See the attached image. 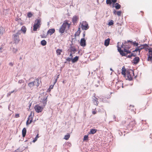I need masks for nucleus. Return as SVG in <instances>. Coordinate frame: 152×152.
I'll return each mask as SVG.
<instances>
[{
	"label": "nucleus",
	"instance_id": "obj_11",
	"mask_svg": "<svg viewBox=\"0 0 152 152\" xmlns=\"http://www.w3.org/2000/svg\"><path fill=\"white\" fill-rule=\"evenodd\" d=\"M140 61V58L138 57H135L132 60L133 61V63L135 64H138Z\"/></svg>",
	"mask_w": 152,
	"mask_h": 152
},
{
	"label": "nucleus",
	"instance_id": "obj_30",
	"mask_svg": "<svg viewBox=\"0 0 152 152\" xmlns=\"http://www.w3.org/2000/svg\"><path fill=\"white\" fill-rule=\"evenodd\" d=\"M47 42L44 39L42 40L41 42V44L42 46H45L46 45Z\"/></svg>",
	"mask_w": 152,
	"mask_h": 152
},
{
	"label": "nucleus",
	"instance_id": "obj_36",
	"mask_svg": "<svg viewBox=\"0 0 152 152\" xmlns=\"http://www.w3.org/2000/svg\"><path fill=\"white\" fill-rule=\"evenodd\" d=\"M138 47H139V55L140 54V52L141 50H142L144 49L145 48V47H143V46H142V47H140V46H138Z\"/></svg>",
	"mask_w": 152,
	"mask_h": 152
},
{
	"label": "nucleus",
	"instance_id": "obj_64",
	"mask_svg": "<svg viewBox=\"0 0 152 152\" xmlns=\"http://www.w3.org/2000/svg\"><path fill=\"white\" fill-rule=\"evenodd\" d=\"M59 75H58L56 77V78H55V79H57V80L59 78Z\"/></svg>",
	"mask_w": 152,
	"mask_h": 152
},
{
	"label": "nucleus",
	"instance_id": "obj_61",
	"mask_svg": "<svg viewBox=\"0 0 152 152\" xmlns=\"http://www.w3.org/2000/svg\"><path fill=\"white\" fill-rule=\"evenodd\" d=\"M116 11L114 10H113V13L114 14L116 15Z\"/></svg>",
	"mask_w": 152,
	"mask_h": 152
},
{
	"label": "nucleus",
	"instance_id": "obj_27",
	"mask_svg": "<svg viewBox=\"0 0 152 152\" xmlns=\"http://www.w3.org/2000/svg\"><path fill=\"white\" fill-rule=\"evenodd\" d=\"M67 24H68V23L67 22V21L65 20L64 21V23H63L61 26L62 27H63L65 29L66 26L67 25Z\"/></svg>",
	"mask_w": 152,
	"mask_h": 152
},
{
	"label": "nucleus",
	"instance_id": "obj_31",
	"mask_svg": "<svg viewBox=\"0 0 152 152\" xmlns=\"http://www.w3.org/2000/svg\"><path fill=\"white\" fill-rule=\"evenodd\" d=\"M131 43L134 46H137V47L138 46V42H137L135 41L133 42L132 41V42H131Z\"/></svg>",
	"mask_w": 152,
	"mask_h": 152
},
{
	"label": "nucleus",
	"instance_id": "obj_46",
	"mask_svg": "<svg viewBox=\"0 0 152 152\" xmlns=\"http://www.w3.org/2000/svg\"><path fill=\"white\" fill-rule=\"evenodd\" d=\"M100 81L99 80H98L97 81L98 84H95V86L96 87H98L100 85Z\"/></svg>",
	"mask_w": 152,
	"mask_h": 152
},
{
	"label": "nucleus",
	"instance_id": "obj_42",
	"mask_svg": "<svg viewBox=\"0 0 152 152\" xmlns=\"http://www.w3.org/2000/svg\"><path fill=\"white\" fill-rule=\"evenodd\" d=\"M38 137H39V136L38 134L37 135L34 139L33 140V142H35L37 140Z\"/></svg>",
	"mask_w": 152,
	"mask_h": 152
},
{
	"label": "nucleus",
	"instance_id": "obj_26",
	"mask_svg": "<svg viewBox=\"0 0 152 152\" xmlns=\"http://www.w3.org/2000/svg\"><path fill=\"white\" fill-rule=\"evenodd\" d=\"M41 19L40 18L36 19L35 20V23H34L37 25H41L40 24Z\"/></svg>",
	"mask_w": 152,
	"mask_h": 152
},
{
	"label": "nucleus",
	"instance_id": "obj_58",
	"mask_svg": "<svg viewBox=\"0 0 152 152\" xmlns=\"http://www.w3.org/2000/svg\"><path fill=\"white\" fill-rule=\"evenodd\" d=\"M85 31H84L83 33V38H84L85 37Z\"/></svg>",
	"mask_w": 152,
	"mask_h": 152
},
{
	"label": "nucleus",
	"instance_id": "obj_10",
	"mask_svg": "<svg viewBox=\"0 0 152 152\" xmlns=\"http://www.w3.org/2000/svg\"><path fill=\"white\" fill-rule=\"evenodd\" d=\"M126 73H127V78H126V80H128L129 81H131L132 80L133 78L131 75L130 74V72L129 71H126Z\"/></svg>",
	"mask_w": 152,
	"mask_h": 152
},
{
	"label": "nucleus",
	"instance_id": "obj_24",
	"mask_svg": "<svg viewBox=\"0 0 152 152\" xmlns=\"http://www.w3.org/2000/svg\"><path fill=\"white\" fill-rule=\"evenodd\" d=\"M114 7L117 10H118L121 8V6L118 3H115L114 4Z\"/></svg>",
	"mask_w": 152,
	"mask_h": 152
},
{
	"label": "nucleus",
	"instance_id": "obj_44",
	"mask_svg": "<svg viewBox=\"0 0 152 152\" xmlns=\"http://www.w3.org/2000/svg\"><path fill=\"white\" fill-rule=\"evenodd\" d=\"M148 60L149 61H152V56H150L149 55L148 56Z\"/></svg>",
	"mask_w": 152,
	"mask_h": 152
},
{
	"label": "nucleus",
	"instance_id": "obj_15",
	"mask_svg": "<svg viewBox=\"0 0 152 152\" xmlns=\"http://www.w3.org/2000/svg\"><path fill=\"white\" fill-rule=\"evenodd\" d=\"M79 59V56H76L74 58H72V63H74L77 61Z\"/></svg>",
	"mask_w": 152,
	"mask_h": 152
},
{
	"label": "nucleus",
	"instance_id": "obj_47",
	"mask_svg": "<svg viewBox=\"0 0 152 152\" xmlns=\"http://www.w3.org/2000/svg\"><path fill=\"white\" fill-rule=\"evenodd\" d=\"M24 81L23 80H19L18 81V83L19 84H21L22 83H24Z\"/></svg>",
	"mask_w": 152,
	"mask_h": 152
},
{
	"label": "nucleus",
	"instance_id": "obj_19",
	"mask_svg": "<svg viewBox=\"0 0 152 152\" xmlns=\"http://www.w3.org/2000/svg\"><path fill=\"white\" fill-rule=\"evenodd\" d=\"M65 30V29L61 26L59 29V32L61 34H63L64 33Z\"/></svg>",
	"mask_w": 152,
	"mask_h": 152
},
{
	"label": "nucleus",
	"instance_id": "obj_21",
	"mask_svg": "<svg viewBox=\"0 0 152 152\" xmlns=\"http://www.w3.org/2000/svg\"><path fill=\"white\" fill-rule=\"evenodd\" d=\"M97 130L95 129H90V131L88 132L89 134H94L96 133Z\"/></svg>",
	"mask_w": 152,
	"mask_h": 152
},
{
	"label": "nucleus",
	"instance_id": "obj_62",
	"mask_svg": "<svg viewBox=\"0 0 152 152\" xmlns=\"http://www.w3.org/2000/svg\"><path fill=\"white\" fill-rule=\"evenodd\" d=\"M92 113L93 114H95L96 113V112L95 111H93Z\"/></svg>",
	"mask_w": 152,
	"mask_h": 152
},
{
	"label": "nucleus",
	"instance_id": "obj_37",
	"mask_svg": "<svg viewBox=\"0 0 152 152\" xmlns=\"http://www.w3.org/2000/svg\"><path fill=\"white\" fill-rule=\"evenodd\" d=\"M32 113L31 112L30 115L28 116V119L30 120V119H32V121L33 120V117L32 115Z\"/></svg>",
	"mask_w": 152,
	"mask_h": 152
},
{
	"label": "nucleus",
	"instance_id": "obj_16",
	"mask_svg": "<svg viewBox=\"0 0 152 152\" xmlns=\"http://www.w3.org/2000/svg\"><path fill=\"white\" fill-rule=\"evenodd\" d=\"M47 96L43 98V99L42 100V102L43 103L42 106H45L46 105L47 103Z\"/></svg>",
	"mask_w": 152,
	"mask_h": 152
},
{
	"label": "nucleus",
	"instance_id": "obj_55",
	"mask_svg": "<svg viewBox=\"0 0 152 152\" xmlns=\"http://www.w3.org/2000/svg\"><path fill=\"white\" fill-rule=\"evenodd\" d=\"M136 48V49L134 50V51H135L136 52L138 51L139 52V47H138V46Z\"/></svg>",
	"mask_w": 152,
	"mask_h": 152
},
{
	"label": "nucleus",
	"instance_id": "obj_8",
	"mask_svg": "<svg viewBox=\"0 0 152 152\" xmlns=\"http://www.w3.org/2000/svg\"><path fill=\"white\" fill-rule=\"evenodd\" d=\"M70 47L68 50L70 52H73L74 53L77 51V49L74 46H72V44H70Z\"/></svg>",
	"mask_w": 152,
	"mask_h": 152
},
{
	"label": "nucleus",
	"instance_id": "obj_52",
	"mask_svg": "<svg viewBox=\"0 0 152 152\" xmlns=\"http://www.w3.org/2000/svg\"><path fill=\"white\" fill-rule=\"evenodd\" d=\"M14 63L11 62L9 63V66H12L14 65Z\"/></svg>",
	"mask_w": 152,
	"mask_h": 152
},
{
	"label": "nucleus",
	"instance_id": "obj_20",
	"mask_svg": "<svg viewBox=\"0 0 152 152\" xmlns=\"http://www.w3.org/2000/svg\"><path fill=\"white\" fill-rule=\"evenodd\" d=\"M26 130L25 128H24L22 130V134L23 137H24L26 136Z\"/></svg>",
	"mask_w": 152,
	"mask_h": 152
},
{
	"label": "nucleus",
	"instance_id": "obj_5",
	"mask_svg": "<svg viewBox=\"0 0 152 152\" xmlns=\"http://www.w3.org/2000/svg\"><path fill=\"white\" fill-rule=\"evenodd\" d=\"M132 42V41L130 40H127L126 42L124 41V46H125V48H128V49H130L132 46V44H129V43L130 42L131 43V42Z\"/></svg>",
	"mask_w": 152,
	"mask_h": 152
},
{
	"label": "nucleus",
	"instance_id": "obj_39",
	"mask_svg": "<svg viewBox=\"0 0 152 152\" xmlns=\"http://www.w3.org/2000/svg\"><path fill=\"white\" fill-rule=\"evenodd\" d=\"M32 15L33 14L31 12H29L27 14V16L29 18H31L32 16Z\"/></svg>",
	"mask_w": 152,
	"mask_h": 152
},
{
	"label": "nucleus",
	"instance_id": "obj_33",
	"mask_svg": "<svg viewBox=\"0 0 152 152\" xmlns=\"http://www.w3.org/2000/svg\"><path fill=\"white\" fill-rule=\"evenodd\" d=\"M4 30L2 27H0V35H2Z\"/></svg>",
	"mask_w": 152,
	"mask_h": 152
},
{
	"label": "nucleus",
	"instance_id": "obj_14",
	"mask_svg": "<svg viewBox=\"0 0 152 152\" xmlns=\"http://www.w3.org/2000/svg\"><path fill=\"white\" fill-rule=\"evenodd\" d=\"M41 25H37L35 23L34 24L33 26V30L34 31H37V29L40 28Z\"/></svg>",
	"mask_w": 152,
	"mask_h": 152
},
{
	"label": "nucleus",
	"instance_id": "obj_60",
	"mask_svg": "<svg viewBox=\"0 0 152 152\" xmlns=\"http://www.w3.org/2000/svg\"><path fill=\"white\" fill-rule=\"evenodd\" d=\"M126 56L128 58H131L132 57L130 55H128V56L127 55V56Z\"/></svg>",
	"mask_w": 152,
	"mask_h": 152
},
{
	"label": "nucleus",
	"instance_id": "obj_9",
	"mask_svg": "<svg viewBox=\"0 0 152 152\" xmlns=\"http://www.w3.org/2000/svg\"><path fill=\"white\" fill-rule=\"evenodd\" d=\"M80 44V45L83 47H85L86 46V41L84 38H82L81 39Z\"/></svg>",
	"mask_w": 152,
	"mask_h": 152
},
{
	"label": "nucleus",
	"instance_id": "obj_48",
	"mask_svg": "<svg viewBox=\"0 0 152 152\" xmlns=\"http://www.w3.org/2000/svg\"><path fill=\"white\" fill-rule=\"evenodd\" d=\"M75 39H76V38H75H75H72V40L71 41V44H72V46H73V45L74 44V43H73L74 41H75Z\"/></svg>",
	"mask_w": 152,
	"mask_h": 152
},
{
	"label": "nucleus",
	"instance_id": "obj_1",
	"mask_svg": "<svg viewBox=\"0 0 152 152\" xmlns=\"http://www.w3.org/2000/svg\"><path fill=\"white\" fill-rule=\"evenodd\" d=\"M20 34V31H18L17 32L12 34V39L14 43L17 44L19 42L20 40L19 36Z\"/></svg>",
	"mask_w": 152,
	"mask_h": 152
},
{
	"label": "nucleus",
	"instance_id": "obj_6",
	"mask_svg": "<svg viewBox=\"0 0 152 152\" xmlns=\"http://www.w3.org/2000/svg\"><path fill=\"white\" fill-rule=\"evenodd\" d=\"M36 111L38 113L41 112L42 111L43 107L39 105H36L34 107Z\"/></svg>",
	"mask_w": 152,
	"mask_h": 152
},
{
	"label": "nucleus",
	"instance_id": "obj_38",
	"mask_svg": "<svg viewBox=\"0 0 152 152\" xmlns=\"http://www.w3.org/2000/svg\"><path fill=\"white\" fill-rule=\"evenodd\" d=\"M29 120L28 119L26 122V125L28 126L29 124H30L32 122V119L30 120V121H29Z\"/></svg>",
	"mask_w": 152,
	"mask_h": 152
},
{
	"label": "nucleus",
	"instance_id": "obj_51",
	"mask_svg": "<svg viewBox=\"0 0 152 152\" xmlns=\"http://www.w3.org/2000/svg\"><path fill=\"white\" fill-rule=\"evenodd\" d=\"M72 58H68L66 59V61L69 62L71 61H72Z\"/></svg>",
	"mask_w": 152,
	"mask_h": 152
},
{
	"label": "nucleus",
	"instance_id": "obj_41",
	"mask_svg": "<svg viewBox=\"0 0 152 152\" xmlns=\"http://www.w3.org/2000/svg\"><path fill=\"white\" fill-rule=\"evenodd\" d=\"M113 23L114 22L113 20H111L109 22L108 25L109 26H110L113 25Z\"/></svg>",
	"mask_w": 152,
	"mask_h": 152
},
{
	"label": "nucleus",
	"instance_id": "obj_59",
	"mask_svg": "<svg viewBox=\"0 0 152 152\" xmlns=\"http://www.w3.org/2000/svg\"><path fill=\"white\" fill-rule=\"evenodd\" d=\"M57 79H55V80L54 82L53 85H54L57 82Z\"/></svg>",
	"mask_w": 152,
	"mask_h": 152
},
{
	"label": "nucleus",
	"instance_id": "obj_7",
	"mask_svg": "<svg viewBox=\"0 0 152 152\" xmlns=\"http://www.w3.org/2000/svg\"><path fill=\"white\" fill-rule=\"evenodd\" d=\"M117 0H106V3L107 4L111 5L112 3L113 5L112 7H114L115 4Z\"/></svg>",
	"mask_w": 152,
	"mask_h": 152
},
{
	"label": "nucleus",
	"instance_id": "obj_53",
	"mask_svg": "<svg viewBox=\"0 0 152 152\" xmlns=\"http://www.w3.org/2000/svg\"><path fill=\"white\" fill-rule=\"evenodd\" d=\"M19 117H20V115H19V114H18V113L16 114L15 115V118H18Z\"/></svg>",
	"mask_w": 152,
	"mask_h": 152
},
{
	"label": "nucleus",
	"instance_id": "obj_23",
	"mask_svg": "<svg viewBox=\"0 0 152 152\" xmlns=\"http://www.w3.org/2000/svg\"><path fill=\"white\" fill-rule=\"evenodd\" d=\"M126 69H125L124 66H123L122 69L121 74L123 75L124 76H126Z\"/></svg>",
	"mask_w": 152,
	"mask_h": 152
},
{
	"label": "nucleus",
	"instance_id": "obj_35",
	"mask_svg": "<svg viewBox=\"0 0 152 152\" xmlns=\"http://www.w3.org/2000/svg\"><path fill=\"white\" fill-rule=\"evenodd\" d=\"M88 139V135H85L83 137V140L84 141H86Z\"/></svg>",
	"mask_w": 152,
	"mask_h": 152
},
{
	"label": "nucleus",
	"instance_id": "obj_43",
	"mask_svg": "<svg viewBox=\"0 0 152 152\" xmlns=\"http://www.w3.org/2000/svg\"><path fill=\"white\" fill-rule=\"evenodd\" d=\"M26 84H23L22 85L21 88L23 89V90H25L26 89Z\"/></svg>",
	"mask_w": 152,
	"mask_h": 152
},
{
	"label": "nucleus",
	"instance_id": "obj_18",
	"mask_svg": "<svg viewBox=\"0 0 152 152\" xmlns=\"http://www.w3.org/2000/svg\"><path fill=\"white\" fill-rule=\"evenodd\" d=\"M77 19L78 18L77 16L75 15L72 18V22L74 24L77 23Z\"/></svg>",
	"mask_w": 152,
	"mask_h": 152
},
{
	"label": "nucleus",
	"instance_id": "obj_34",
	"mask_svg": "<svg viewBox=\"0 0 152 152\" xmlns=\"http://www.w3.org/2000/svg\"><path fill=\"white\" fill-rule=\"evenodd\" d=\"M70 134H68L67 135H66L65 136L64 138L66 140H68L69 138L70 137Z\"/></svg>",
	"mask_w": 152,
	"mask_h": 152
},
{
	"label": "nucleus",
	"instance_id": "obj_40",
	"mask_svg": "<svg viewBox=\"0 0 152 152\" xmlns=\"http://www.w3.org/2000/svg\"><path fill=\"white\" fill-rule=\"evenodd\" d=\"M15 91V90H13L12 91H10L7 94V97H9V96L12 93H13V92H14Z\"/></svg>",
	"mask_w": 152,
	"mask_h": 152
},
{
	"label": "nucleus",
	"instance_id": "obj_3",
	"mask_svg": "<svg viewBox=\"0 0 152 152\" xmlns=\"http://www.w3.org/2000/svg\"><path fill=\"white\" fill-rule=\"evenodd\" d=\"M36 86L37 87L38 86L39 84L38 80H34L33 81L28 83V86L30 89L32 90L33 89V87L36 85Z\"/></svg>",
	"mask_w": 152,
	"mask_h": 152
},
{
	"label": "nucleus",
	"instance_id": "obj_63",
	"mask_svg": "<svg viewBox=\"0 0 152 152\" xmlns=\"http://www.w3.org/2000/svg\"><path fill=\"white\" fill-rule=\"evenodd\" d=\"M144 49L146 51L149 49L148 48V47H145V48Z\"/></svg>",
	"mask_w": 152,
	"mask_h": 152
},
{
	"label": "nucleus",
	"instance_id": "obj_28",
	"mask_svg": "<svg viewBox=\"0 0 152 152\" xmlns=\"http://www.w3.org/2000/svg\"><path fill=\"white\" fill-rule=\"evenodd\" d=\"M62 51V49H58L56 50V53L58 56L61 55V53Z\"/></svg>",
	"mask_w": 152,
	"mask_h": 152
},
{
	"label": "nucleus",
	"instance_id": "obj_17",
	"mask_svg": "<svg viewBox=\"0 0 152 152\" xmlns=\"http://www.w3.org/2000/svg\"><path fill=\"white\" fill-rule=\"evenodd\" d=\"M110 39V38H108L104 41V45L106 46H107L109 44Z\"/></svg>",
	"mask_w": 152,
	"mask_h": 152
},
{
	"label": "nucleus",
	"instance_id": "obj_4",
	"mask_svg": "<svg viewBox=\"0 0 152 152\" xmlns=\"http://www.w3.org/2000/svg\"><path fill=\"white\" fill-rule=\"evenodd\" d=\"M81 28L83 30H86L88 29L89 26L86 21H83L81 25Z\"/></svg>",
	"mask_w": 152,
	"mask_h": 152
},
{
	"label": "nucleus",
	"instance_id": "obj_49",
	"mask_svg": "<svg viewBox=\"0 0 152 152\" xmlns=\"http://www.w3.org/2000/svg\"><path fill=\"white\" fill-rule=\"evenodd\" d=\"M121 11H118L117 12V15H118V16H120L121 15Z\"/></svg>",
	"mask_w": 152,
	"mask_h": 152
},
{
	"label": "nucleus",
	"instance_id": "obj_56",
	"mask_svg": "<svg viewBox=\"0 0 152 152\" xmlns=\"http://www.w3.org/2000/svg\"><path fill=\"white\" fill-rule=\"evenodd\" d=\"M149 53L152 56V48L150 49L149 50Z\"/></svg>",
	"mask_w": 152,
	"mask_h": 152
},
{
	"label": "nucleus",
	"instance_id": "obj_32",
	"mask_svg": "<svg viewBox=\"0 0 152 152\" xmlns=\"http://www.w3.org/2000/svg\"><path fill=\"white\" fill-rule=\"evenodd\" d=\"M94 104L96 105H97L99 103V102L97 101V98L95 97V99H94Z\"/></svg>",
	"mask_w": 152,
	"mask_h": 152
},
{
	"label": "nucleus",
	"instance_id": "obj_12",
	"mask_svg": "<svg viewBox=\"0 0 152 152\" xmlns=\"http://www.w3.org/2000/svg\"><path fill=\"white\" fill-rule=\"evenodd\" d=\"M136 124L135 121L134 120L132 121L129 122L128 125L129 127H133Z\"/></svg>",
	"mask_w": 152,
	"mask_h": 152
},
{
	"label": "nucleus",
	"instance_id": "obj_29",
	"mask_svg": "<svg viewBox=\"0 0 152 152\" xmlns=\"http://www.w3.org/2000/svg\"><path fill=\"white\" fill-rule=\"evenodd\" d=\"M80 28H79L78 29V30L77 32H76L75 34V37L77 36H79L80 34Z\"/></svg>",
	"mask_w": 152,
	"mask_h": 152
},
{
	"label": "nucleus",
	"instance_id": "obj_57",
	"mask_svg": "<svg viewBox=\"0 0 152 152\" xmlns=\"http://www.w3.org/2000/svg\"><path fill=\"white\" fill-rule=\"evenodd\" d=\"M71 53L69 55V56L70 57V58H72V57H73V56H72V54H74V53H72V52H71Z\"/></svg>",
	"mask_w": 152,
	"mask_h": 152
},
{
	"label": "nucleus",
	"instance_id": "obj_54",
	"mask_svg": "<svg viewBox=\"0 0 152 152\" xmlns=\"http://www.w3.org/2000/svg\"><path fill=\"white\" fill-rule=\"evenodd\" d=\"M142 46L144 47H149V46L147 44H144L142 45Z\"/></svg>",
	"mask_w": 152,
	"mask_h": 152
},
{
	"label": "nucleus",
	"instance_id": "obj_22",
	"mask_svg": "<svg viewBox=\"0 0 152 152\" xmlns=\"http://www.w3.org/2000/svg\"><path fill=\"white\" fill-rule=\"evenodd\" d=\"M128 48H124V52L125 53L126 55L125 56H127L128 53H131V52L130 50H127Z\"/></svg>",
	"mask_w": 152,
	"mask_h": 152
},
{
	"label": "nucleus",
	"instance_id": "obj_13",
	"mask_svg": "<svg viewBox=\"0 0 152 152\" xmlns=\"http://www.w3.org/2000/svg\"><path fill=\"white\" fill-rule=\"evenodd\" d=\"M55 32V29L54 28H52L49 29L47 32V34H50L51 35L52 34L54 33Z\"/></svg>",
	"mask_w": 152,
	"mask_h": 152
},
{
	"label": "nucleus",
	"instance_id": "obj_2",
	"mask_svg": "<svg viewBox=\"0 0 152 152\" xmlns=\"http://www.w3.org/2000/svg\"><path fill=\"white\" fill-rule=\"evenodd\" d=\"M119 42H118L117 43V49L118 51L120 54L122 56H125L126 54H125V53L124 52V50L121 49V48H123L124 49V48H125V46H124V42L122 43V44L121 45V47H119Z\"/></svg>",
	"mask_w": 152,
	"mask_h": 152
},
{
	"label": "nucleus",
	"instance_id": "obj_50",
	"mask_svg": "<svg viewBox=\"0 0 152 152\" xmlns=\"http://www.w3.org/2000/svg\"><path fill=\"white\" fill-rule=\"evenodd\" d=\"M12 50H13V52L14 53H15L17 51V49L15 48H13Z\"/></svg>",
	"mask_w": 152,
	"mask_h": 152
},
{
	"label": "nucleus",
	"instance_id": "obj_25",
	"mask_svg": "<svg viewBox=\"0 0 152 152\" xmlns=\"http://www.w3.org/2000/svg\"><path fill=\"white\" fill-rule=\"evenodd\" d=\"M26 27L25 26H23L22 27V28L20 31H22V32L24 34H25L26 32Z\"/></svg>",
	"mask_w": 152,
	"mask_h": 152
},
{
	"label": "nucleus",
	"instance_id": "obj_45",
	"mask_svg": "<svg viewBox=\"0 0 152 152\" xmlns=\"http://www.w3.org/2000/svg\"><path fill=\"white\" fill-rule=\"evenodd\" d=\"M22 151L20 150V148H18L17 150H15L14 152H22Z\"/></svg>",
	"mask_w": 152,
	"mask_h": 152
}]
</instances>
